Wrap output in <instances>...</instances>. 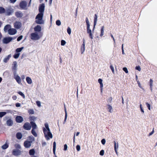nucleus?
Segmentation results:
<instances>
[{"mask_svg": "<svg viewBox=\"0 0 157 157\" xmlns=\"http://www.w3.org/2000/svg\"><path fill=\"white\" fill-rule=\"evenodd\" d=\"M43 130L44 136L47 140H48L50 138H52L53 136L49 128L46 129L44 127H43Z\"/></svg>", "mask_w": 157, "mask_h": 157, "instance_id": "1", "label": "nucleus"}, {"mask_svg": "<svg viewBox=\"0 0 157 157\" xmlns=\"http://www.w3.org/2000/svg\"><path fill=\"white\" fill-rule=\"evenodd\" d=\"M44 14L39 13L36 16L35 22L39 24H44V21L43 19Z\"/></svg>", "mask_w": 157, "mask_h": 157, "instance_id": "2", "label": "nucleus"}, {"mask_svg": "<svg viewBox=\"0 0 157 157\" xmlns=\"http://www.w3.org/2000/svg\"><path fill=\"white\" fill-rule=\"evenodd\" d=\"M86 25L87 27V33L89 35L91 39H93V34L92 33V31L91 29H90V22L89 21L88 17H86Z\"/></svg>", "mask_w": 157, "mask_h": 157, "instance_id": "3", "label": "nucleus"}, {"mask_svg": "<svg viewBox=\"0 0 157 157\" xmlns=\"http://www.w3.org/2000/svg\"><path fill=\"white\" fill-rule=\"evenodd\" d=\"M19 6L22 10H27V7L26 2L24 1H21L19 4Z\"/></svg>", "mask_w": 157, "mask_h": 157, "instance_id": "4", "label": "nucleus"}, {"mask_svg": "<svg viewBox=\"0 0 157 157\" xmlns=\"http://www.w3.org/2000/svg\"><path fill=\"white\" fill-rule=\"evenodd\" d=\"M31 38L33 40H37L40 39V37L38 33L35 32L31 34Z\"/></svg>", "mask_w": 157, "mask_h": 157, "instance_id": "5", "label": "nucleus"}, {"mask_svg": "<svg viewBox=\"0 0 157 157\" xmlns=\"http://www.w3.org/2000/svg\"><path fill=\"white\" fill-rule=\"evenodd\" d=\"M5 12L6 15L9 16L11 15L12 13H13V9L11 7H9L6 8Z\"/></svg>", "mask_w": 157, "mask_h": 157, "instance_id": "6", "label": "nucleus"}, {"mask_svg": "<svg viewBox=\"0 0 157 157\" xmlns=\"http://www.w3.org/2000/svg\"><path fill=\"white\" fill-rule=\"evenodd\" d=\"M13 40V38L10 37L4 38L3 40V42L4 44H7L11 41Z\"/></svg>", "mask_w": 157, "mask_h": 157, "instance_id": "7", "label": "nucleus"}, {"mask_svg": "<svg viewBox=\"0 0 157 157\" xmlns=\"http://www.w3.org/2000/svg\"><path fill=\"white\" fill-rule=\"evenodd\" d=\"M21 23L19 21H16L14 24V27L17 29H20L21 27Z\"/></svg>", "mask_w": 157, "mask_h": 157, "instance_id": "8", "label": "nucleus"}, {"mask_svg": "<svg viewBox=\"0 0 157 157\" xmlns=\"http://www.w3.org/2000/svg\"><path fill=\"white\" fill-rule=\"evenodd\" d=\"M23 128L25 129L29 130L31 129V126L29 123L26 122L24 124Z\"/></svg>", "mask_w": 157, "mask_h": 157, "instance_id": "9", "label": "nucleus"}, {"mask_svg": "<svg viewBox=\"0 0 157 157\" xmlns=\"http://www.w3.org/2000/svg\"><path fill=\"white\" fill-rule=\"evenodd\" d=\"M45 5L44 3L41 4L39 7V11L40 12L39 13H42L44 14V10Z\"/></svg>", "mask_w": 157, "mask_h": 157, "instance_id": "10", "label": "nucleus"}, {"mask_svg": "<svg viewBox=\"0 0 157 157\" xmlns=\"http://www.w3.org/2000/svg\"><path fill=\"white\" fill-rule=\"evenodd\" d=\"M17 31L15 29L13 28L10 29L8 30V33L10 35H14L17 33Z\"/></svg>", "mask_w": 157, "mask_h": 157, "instance_id": "11", "label": "nucleus"}, {"mask_svg": "<svg viewBox=\"0 0 157 157\" xmlns=\"http://www.w3.org/2000/svg\"><path fill=\"white\" fill-rule=\"evenodd\" d=\"M15 120L16 122L18 123H21L23 121V118L20 116H17L16 117Z\"/></svg>", "mask_w": 157, "mask_h": 157, "instance_id": "12", "label": "nucleus"}, {"mask_svg": "<svg viewBox=\"0 0 157 157\" xmlns=\"http://www.w3.org/2000/svg\"><path fill=\"white\" fill-rule=\"evenodd\" d=\"M12 153L14 155L17 156L21 155V151L18 149H14Z\"/></svg>", "mask_w": 157, "mask_h": 157, "instance_id": "13", "label": "nucleus"}, {"mask_svg": "<svg viewBox=\"0 0 157 157\" xmlns=\"http://www.w3.org/2000/svg\"><path fill=\"white\" fill-rule=\"evenodd\" d=\"M31 143L30 141H26L24 142V146L27 148L29 147L31 145Z\"/></svg>", "mask_w": 157, "mask_h": 157, "instance_id": "14", "label": "nucleus"}, {"mask_svg": "<svg viewBox=\"0 0 157 157\" xmlns=\"http://www.w3.org/2000/svg\"><path fill=\"white\" fill-rule=\"evenodd\" d=\"M14 78L18 83L19 84H22L21 78L19 75H17L16 76H15V77H14Z\"/></svg>", "mask_w": 157, "mask_h": 157, "instance_id": "15", "label": "nucleus"}, {"mask_svg": "<svg viewBox=\"0 0 157 157\" xmlns=\"http://www.w3.org/2000/svg\"><path fill=\"white\" fill-rule=\"evenodd\" d=\"M83 44L81 46V49L82 54L84 52L85 50V40L84 39H83Z\"/></svg>", "mask_w": 157, "mask_h": 157, "instance_id": "16", "label": "nucleus"}, {"mask_svg": "<svg viewBox=\"0 0 157 157\" xmlns=\"http://www.w3.org/2000/svg\"><path fill=\"white\" fill-rule=\"evenodd\" d=\"M34 30L35 32H40L41 30V27L40 25H37L34 27Z\"/></svg>", "mask_w": 157, "mask_h": 157, "instance_id": "17", "label": "nucleus"}, {"mask_svg": "<svg viewBox=\"0 0 157 157\" xmlns=\"http://www.w3.org/2000/svg\"><path fill=\"white\" fill-rule=\"evenodd\" d=\"M6 124L8 126H12L13 124V122L11 119L8 120L6 121Z\"/></svg>", "mask_w": 157, "mask_h": 157, "instance_id": "18", "label": "nucleus"}, {"mask_svg": "<svg viewBox=\"0 0 157 157\" xmlns=\"http://www.w3.org/2000/svg\"><path fill=\"white\" fill-rule=\"evenodd\" d=\"M17 63L16 61H14L13 64L12 69L13 70H17Z\"/></svg>", "mask_w": 157, "mask_h": 157, "instance_id": "19", "label": "nucleus"}, {"mask_svg": "<svg viewBox=\"0 0 157 157\" xmlns=\"http://www.w3.org/2000/svg\"><path fill=\"white\" fill-rule=\"evenodd\" d=\"M30 124L32 127V129H36L37 128V126L36 123L33 121H31Z\"/></svg>", "mask_w": 157, "mask_h": 157, "instance_id": "20", "label": "nucleus"}, {"mask_svg": "<svg viewBox=\"0 0 157 157\" xmlns=\"http://www.w3.org/2000/svg\"><path fill=\"white\" fill-rule=\"evenodd\" d=\"M15 15L17 17H21L23 16L22 13L21 11L16 12L15 13Z\"/></svg>", "mask_w": 157, "mask_h": 157, "instance_id": "21", "label": "nucleus"}, {"mask_svg": "<svg viewBox=\"0 0 157 157\" xmlns=\"http://www.w3.org/2000/svg\"><path fill=\"white\" fill-rule=\"evenodd\" d=\"M12 56L11 54L8 55L7 56H6L3 59V61L4 62L6 63L10 59L11 57Z\"/></svg>", "mask_w": 157, "mask_h": 157, "instance_id": "22", "label": "nucleus"}, {"mask_svg": "<svg viewBox=\"0 0 157 157\" xmlns=\"http://www.w3.org/2000/svg\"><path fill=\"white\" fill-rule=\"evenodd\" d=\"M11 28V26L10 25H7L5 26L4 30L5 32H6L8 31L9 29H10Z\"/></svg>", "mask_w": 157, "mask_h": 157, "instance_id": "23", "label": "nucleus"}, {"mask_svg": "<svg viewBox=\"0 0 157 157\" xmlns=\"http://www.w3.org/2000/svg\"><path fill=\"white\" fill-rule=\"evenodd\" d=\"M98 82L100 84V87L101 88V92H102V88L103 86V84L102 83V80L101 78H99L98 79Z\"/></svg>", "mask_w": 157, "mask_h": 157, "instance_id": "24", "label": "nucleus"}, {"mask_svg": "<svg viewBox=\"0 0 157 157\" xmlns=\"http://www.w3.org/2000/svg\"><path fill=\"white\" fill-rule=\"evenodd\" d=\"M16 137L18 139H21L22 137V135L21 133L17 132L16 134Z\"/></svg>", "mask_w": 157, "mask_h": 157, "instance_id": "25", "label": "nucleus"}, {"mask_svg": "<svg viewBox=\"0 0 157 157\" xmlns=\"http://www.w3.org/2000/svg\"><path fill=\"white\" fill-rule=\"evenodd\" d=\"M26 81L29 84H31L32 83V81L31 79L29 77H27L26 78Z\"/></svg>", "mask_w": 157, "mask_h": 157, "instance_id": "26", "label": "nucleus"}, {"mask_svg": "<svg viewBox=\"0 0 157 157\" xmlns=\"http://www.w3.org/2000/svg\"><path fill=\"white\" fill-rule=\"evenodd\" d=\"M107 105L108 106L107 108L108 111L110 113H112L113 112V110L112 106L109 105Z\"/></svg>", "mask_w": 157, "mask_h": 157, "instance_id": "27", "label": "nucleus"}, {"mask_svg": "<svg viewBox=\"0 0 157 157\" xmlns=\"http://www.w3.org/2000/svg\"><path fill=\"white\" fill-rule=\"evenodd\" d=\"M35 153V151L34 149H32L29 150V154L30 155H33Z\"/></svg>", "mask_w": 157, "mask_h": 157, "instance_id": "28", "label": "nucleus"}, {"mask_svg": "<svg viewBox=\"0 0 157 157\" xmlns=\"http://www.w3.org/2000/svg\"><path fill=\"white\" fill-rule=\"evenodd\" d=\"M35 129H32L31 130V133L32 134L35 136L37 137V134L36 133L35 131Z\"/></svg>", "mask_w": 157, "mask_h": 157, "instance_id": "29", "label": "nucleus"}, {"mask_svg": "<svg viewBox=\"0 0 157 157\" xmlns=\"http://www.w3.org/2000/svg\"><path fill=\"white\" fill-rule=\"evenodd\" d=\"M98 18V16L96 14H95L94 17V25H96L97 21H98L97 20Z\"/></svg>", "mask_w": 157, "mask_h": 157, "instance_id": "30", "label": "nucleus"}, {"mask_svg": "<svg viewBox=\"0 0 157 157\" xmlns=\"http://www.w3.org/2000/svg\"><path fill=\"white\" fill-rule=\"evenodd\" d=\"M104 26H102L101 27V33L100 34V36H103V35H104Z\"/></svg>", "mask_w": 157, "mask_h": 157, "instance_id": "31", "label": "nucleus"}, {"mask_svg": "<svg viewBox=\"0 0 157 157\" xmlns=\"http://www.w3.org/2000/svg\"><path fill=\"white\" fill-rule=\"evenodd\" d=\"M36 119V117L34 116H30L29 117V119L31 121H34Z\"/></svg>", "mask_w": 157, "mask_h": 157, "instance_id": "32", "label": "nucleus"}, {"mask_svg": "<svg viewBox=\"0 0 157 157\" xmlns=\"http://www.w3.org/2000/svg\"><path fill=\"white\" fill-rule=\"evenodd\" d=\"M24 48L23 47H22L20 48H17L16 50V52L18 53L19 52H20L22 49Z\"/></svg>", "mask_w": 157, "mask_h": 157, "instance_id": "33", "label": "nucleus"}, {"mask_svg": "<svg viewBox=\"0 0 157 157\" xmlns=\"http://www.w3.org/2000/svg\"><path fill=\"white\" fill-rule=\"evenodd\" d=\"M29 140L30 141L31 143L34 141V138L33 136H29Z\"/></svg>", "mask_w": 157, "mask_h": 157, "instance_id": "34", "label": "nucleus"}, {"mask_svg": "<svg viewBox=\"0 0 157 157\" xmlns=\"http://www.w3.org/2000/svg\"><path fill=\"white\" fill-rule=\"evenodd\" d=\"M5 12V10L2 7H0V13H3Z\"/></svg>", "mask_w": 157, "mask_h": 157, "instance_id": "35", "label": "nucleus"}, {"mask_svg": "<svg viewBox=\"0 0 157 157\" xmlns=\"http://www.w3.org/2000/svg\"><path fill=\"white\" fill-rule=\"evenodd\" d=\"M65 116L64 120V122H63V124H64L65 123V122H66L67 118V113L66 110V109L65 108Z\"/></svg>", "mask_w": 157, "mask_h": 157, "instance_id": "36", "label": "nucleus"}, {"mask_svg": "<svg viewBox=\"0 0 157 157\" xmlns=\"http://www.w3.org/2000/svg\"><path fill=\"white\" fill-rule=\"evenodd\" d=\"M8 145L6 144L3 145L2 147V148L3 149H5L8 148Z\"/></svg>", "mask_w": 157, "mask_h": 157, "instance_id": "37", "label": "nucleus"}, {"mask_svg": "<svg viewBox=\"0 0 157 157\" xmlns=\"http://www.w3.org/2000/svg\"><path fill=\"white\" fill-rule=\"evenodd\" d=\"M6 113L5 112H0V117H2L6 114Z\"/></svg>", "mask_w": 157, "mask_h": 157, "instance_id": "38", "label": "nucleus"}, {"mask_svg": "<svg viewBox=\"0 0 157 157\" xmlns=\"http://www.w3.org/2000/svg\"><path fill=\"white\" fill-rule=\"evenodd\" d=\"M20 54L19 53H15L13 56V57L15 59H17L19 57Z\"/></svg>", "mask_w": 157, "mask_h": 157, "instance_id": "39", "label": "nucleus"}, {"mask_svg": "<svg viewBox=\"0 0 157 157\" xmlns=\"http://www.w3.org/2000/svg\"><path fill=\"white\" fill-rule=\"evenodd\" d=\"M114 150L116 153L117 154V147H116V144L115 141H114Z\"/></svg>", "mask_w": 157, "mask_h": 157, "instance_id": "40", "label": "nucleus"}, {"mask_svg": "<svg viewBox=\"0 0 157 157\" xmlns=\"http://www.w3.org/2000/svg\"><path fill=\"white\" fill-rule=\"evenodd\" d=\"M15 147L16 148L20 149L21 148V145L18 144H16L15 145Z\"/></svg>", "mask_w": 157, "mask_h": 157, "instance_id": "41", "label": "nucleus"}, {"mask_svg": "<svg viewBox=\"0 0 157 157\" xmlns=\"http://www.w3.org/2000/svg\"><path fill=\"white\" fill-rule=\"evenodd\" d=\"M56 24L58 26H60L61 24V22L60 20H57L56 21Z\"/></svg>", "mask_w": 157, "mask_h": 157, "instance_id": "42", "label": "nucleus"}, {"mask_svg": "<svg viewBox=\"0 0 157 157\" xmlns=\"http://www.w3.org/2000/svg\"><path fill=\"white\" fill-rule=\"evenodd\" d=\"M18 93L21 95L22 97L24 98H25V95L24 94L22 93L21 92L19 91L18 92Z\"/></svg>", "mask_w": 157, "mask_h": 157, "instance_id": "43", "label": "nucleus"}, {"mask_svg": "<svg viewBox=\"0 0 157 157\" xmlns=\"http://www.w3.org/2000/svg\"><path fill=\"white\" fill-rule=\"evenodd\" d=\"M29 114H34V111L33 109H30L29 110Z\"/></svg>", "mask_w": 157, "mask_h": 157, "instance_id": "44", "label": "nucleus"}, {"mask_svg": "<svg viewBox=\"0 0 157 157\" xmlns=\"http://www.w3.org/2000/svg\"><path fill=\"white\" fill-rule=\"evenodd\" d=\"M66 42L65 40H61V45L64 46L65 45V44H66Z\"/></svg>", "mask_w": 157, "mask_h": 157, "instance_id": "45", "label": "nucleus"}, {"mask_svg": "<svg viewBox=\"0 0 157 157\" xmlns=\"http://www.w3.org/2000/svg\"><path fill=\"white\" fill-rule=\"evenodd\" d=\"M67 32L69 34H70L71 33V29L69 27H68L67 29Z\"/></svg>", "mask_w": 157, "mask_h": 157, "instance_id": "46", "label": "nucleus"}, {"mask_svg": "<svg viewBox=\"0 0 157 157\" xmlns=\"http://www.w3.org/2000/svg\"><path fill=\"white\" fill-rule=\"evenodd\" d=\"M22 38L23 36L22 35H21L17 38V40L18 41H19L22 39Z\"/></svg>", "mask_w": 157, "mask_h": 157, "instance_id": "47", "label": "nucleus"}, {"mask_svg": "<svg viewBox=\"0 0 157 157\" xmlns=\"http://www.w3.org/2000/svg\"><path fill=\"white\" fill-rule=\"evenodd\" d=\"M137 83H138V86H139V87L140 88H141L143 90H144V88H143V87H142L141 86V84H140V82L139 81H137Z\"/></svg>", "mask_w": 157, "mask_h": 157, "instance_id": "48", "label": "nucleus"}, {"mask_svg": "<svg viewBox=\"0 0 157 157\" xmlns=\"http://www.w3.org/2000/svg\"><path fill=\"white\" fill-rule=\"evenodd\" d=\"M123 70L126 73H128V69L126 67H123Z\"/></svg>", "mask_w": 157, "mask_h": 157, "instance_id": "49", "label": "nucleus"}, {"mask_svg": "<svg viewBox=\"0 0 157 157\" xmlns=\"http://www.w3.org/2000/svg\"><path fill=\"white\" fill-rule=\"evenodd\" d=\"M104 151L103 150H101L100 151V152L99 154L103 156L104 155Z\"/></svg>", "mask_w": 157, "mask_h": 157, "instance_id": "50", "label": "nucleus"}, {"mask_svg": "<svg viewBox=\"0 0 157 157\" xmlns=\"http://www.w3.org/2000/svg\"><path fill=\"white\" fill-rule=\"evenodd\" d=\"M146 105L148 109L149 110H151V107H150V104L147 102H146Z\"/></svg>", "mask_w": 157, "mask_h": 157, "instance_id": "51", "label": "nucleus"}, {"mask_svg": "<svg viewBox=\"0 0 157 157\" xmlns=\"http://www.w3.org/2000/svg\"><path fill=\"white\" fill-rule=\"evenodd\" d=\"M106 142L105 140V139H103L101 140V143L103 145H105Z\"/></svg>", "mask_w": 157, "mask_h": 157, "instance_id": "52", "label": "nucleus"}, {"mask_svg": "<svg viewBox=\"0 0 157 157\" xmlns=\"http://www.w3.org/2000/svg\"><path fill=\"white\" fill-rule=\"evenodd\" d=\"M76 150L78 151H79L80 150V145H78L76 147Z\"/></svg>", "mask_w": 157, "mask_h": 157, "instance_id": "53", "label": "nucleus"}, {"mask_svg": "<svg viewBox=\"0 0 157 157\" xmlns=\"http://www.w3.org/2000/svg\"><path fill=\"white\" fill-rule=\"evenodd\" d=\"M36 103L38 107H40L41 106V103L40 101H36Z\"/></svg>", "mask_w": 157, "mask_h": 157, "instance_id": "54", "label": "nucleus"}, {"mask_svg": "<svg viewBox=\"0 0 157 157\" xmlns=\"http://www.w3.org/2000/svg\"><path fill=\"white\" fill-rule=\"evenodd\" d=\"M135 68L136 69V70H138V71H141V68L140 67V66H136L135 67Z\"/></svg>", "mask_w": 157, "mask_h": 157, "instance_id": "55", "label": "nucleus"}, {"mask_svg": "<svg viewBox=\"0 0 157 157\" xmlns=\"http://www.w3.org/2000/svg\"><path fill=\"white\" fill-rule=\"evenodd\" d=\"M67 144H65L64 145V151H66L67 150Z\"/></svg>", "mask_w": 157, "mask_h": 157, "instance_id": "56", "label": "nucleus"}, {"mask_svg": "<svg viewBox=\"0 0 157 157\" xmlns=\"http://www.w3.org/2000/svg\"><path fill=\"white\" fill-rule=\"evenodd\" d=\"M44 125H45V128L46 129H48V128H49V127L48 124L47 123H45V124H44Z\"/></svg>", "mask_w": 157, "mask_h": 157, "instance_id": "57", "label": "nucleus"}, {"mask_svg": "<svg viewBox=\"0 0 157 157\" xmlns=\"http://www.w3.org/2000/svg\"><path fill=\"white\" fill-rule=\"evenodd\" d=\"M110 68L111 69V70L113 73H114V69L112 65H111L110 66Z\"/></svg>", "mask_w": 157, "mask_h": 157, "instance_id": "58", "label": "nucleus"}, {"mask_svg": "<svg viewBox=\"0 0 157 157\" xmlns=\"http://www.w3.org/2000/svg\"><path fill=\"white\" fill-rule=\"evenodd\" d=\"M123 47H124V44H123L122 45V47H121V48H122V54L123 55L125 53H124V48H123Z\"/></svg>", "mask_w": 157, "mask_h": 157, "instance_id": "59", "label": "nucleus"}, {"mask_svg": "<svg viewBox=\"0 0 157 157\" xmlns=\"http://www.w3.org/2000/svg\"><path fill=\"white\" fill-rule=\"evenodd\" d=\"M112 100V97H110L107 100V101L108 102L111 103Z\"/></svg>", "mask_w": 157, "mask_h": 157, "instance_id": "60", "label": "nucleus"}, {"mask_svg": "<svg viewBox=\"0 0 157 157\" xmlns=\"http://www.w3.org/2000/svg\"><path fill=\"white\" fill-rule=\"evenodd\" d=\"M154 129L153 128V129L152 131L150 133H149V136H151V135H152L154 133Z\"/></svg>", "mask_w": 157, "mask_h": 157, "instance_id": "61", "label": "nucleus"}, {"mask_svg": "<svg viewBox=\"0 0 157 157\" xmlns=\"http://www.w3.org/2000/svg\"><path fill=\"white\" fill-rule=\"evenodd\" d=\"M56 142L54 141L53 143V148H56Z\"/></svg>", "mask_w": 157, "mask_h": 157, "instance_id": "62", "label": "nucleus"}, {"mask_svg": "<svg viewBox=\"0 0 157 157\" xmlns=\"http://www.w3.org/2000/svg\"><path fill=\"white\" fill-rule=\"evenodd\" d=\"M13 74L14 75V77H15V76H16L17 75H16V73H17V70H13Z\"/></svg>", "mask_w": 157, "mask_h": 157, "instance_id": "63", "label": "nucleus"}, {"mask_svg": "<svg viewBox=\"0 0 157 157\" xmlns=\"http://www.w3.org/2000/svg\"><path fill=\"white\" fill-rule=\"evenodd\" d=\"M16 106L17 107H19L21 106V104L19 103H17L16 104H15Z\"/></svg>", "mask_w": 157, "mask_h": 157, "instance_id": "64", "label": "nucleus"}]
</instances>
